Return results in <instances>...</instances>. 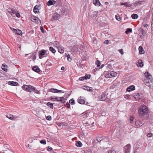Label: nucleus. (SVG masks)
Here are the masks:
<instances>
[{
	"label": "nucleus",
	"mask_w": 153,
	"mask_h": 153,
	"mask_svg": "<svg viewBox=\"0 0 153 153\" xmlns=\"http://www.w3.org/2000/svg\"><path fill=\"white\" fill-rule=\"evenodd\" d=\"M12 16L13 17L16 16L17 17H20V15L19 13H17L16 11L15 13H13L12 14Z\"/></svg>",
	"instance_id": "32"
},
{
	"label": "nucleus",
	"mask_w": 153,
	"mask_h": 153,
	"mask_svg": "<svg viewBox=\"0 0 153 153\" xmlns=\"http://www.w3.org/2000/svg\"><path fill=\"white\" fill-rule=\"evenodd\" d=\"M109 138L108 137L102 136H98L97 138V140L98 142H101L106 147L110 145L109 142Z\"/></svg>",
	"instance_id": "1"
},
{
	"label": "nucleus",
	"mask_w": 153,
	"mask_h": 153,
	"mask_svg": "<svg viewBox=\"0 0 153 153\" xmlns=\"http://www.w3.org/2000/svg\"><path fill=\"white\" fill-rule=\"evenodd\" d=\"M58 51L61 53H62L64 52L63 48L62 46H59L58 47Z\"/></svg>",
	"instance_id": "21"
},
{
	"label": "nucleus",
	"mask_w": 153,
	"mask_h": 153,
	"mask_svg": "<svg viewBox=\"0 0 153 153\" xmlns=\"http://www.w3.org/2000/svg\"><path fill=\"white\" fill-rule=\"evenodd\" d=\"M104 42L105 44H108L109 43V41L108 40H106L104 41Z\"/></svg>",
	"instance_id": "61"
},
{
	"label": "nucleus",
	"mask_w": 153,
	"mask_h": 153,
	"mask_svg": "<svg viewBox=\"0 0 153 153\" xmlns=\"http://www.w3.org/2000/svg\"><path fill=\"white\" fill-rule=\"evenodd\" d=\"M40 30L42 31V32L43 33H44V30L43 29V27L42 26L40 27Z\"/></svg>",
	"instance_id": "58"
},
{
	"label": "nucleus",
	"mask_w": 153,
	"mask_h": 153,
	"mask_svg": "<svg viewBox=\"0 0 153 153\" xmlns=\"http://www.w3.org/2000/svg\"><path fill=\"white\" fill-rule=\"evenodd\" d=\"M82 145L81 142L80 141H77L76 142V145L77 147H81L82 146Z\"/></svg>",
	"instance_id": "34"
},
{
	"label": "nucleus",
	"mask_w": 153,
	"mask_h": 153,
	"mask_svg": "<svg viewBox=\"0 0 153 153\" xmlns=\"http://www.w3.org/2000/svg\"><path fill=\"white\" fill-rule=\"evenodd\" d=\"M56 3V1L54 0H50L47 3V5L50 6Z\"/></svg>",
	"instance_id": "15"
},
{
	"label": "nucleus",
	"mask_w": 153,
	"mask_h": 153,
	"mask_svg": "<svg viewBox=\"0 0 153 153\" xmlns=\"http://www.w3.org/2000/svg\"><path fill=\"white\" fill-rule=\"evenodd\" d=\"M69 102L72 105H74L75 104V101L73 99H72L69 101Z\"/></svg>",
	"instance_id": "40"
},
{
	"label": "nucleus",
	"mask_w": 153,
	"mask_h": 153,
	"mask_svg": "<svg viewBox=\"0 0 153 153\" xmlns=\"http://www.w3.org/2000/svg\"><path fill=\"white\" fill-rule=\"evenodd\" d=\"M30 20L32 22H35L37 24H40L41 23V21L40 19L36 16H32L30 18Z\"/></svg>",
	"instance_id": "5"
},
{
	"label": "nucleus",
	"mask_w": 153,
	"mask_h": 153,
	"mask_svg": "<svg viewBox=\"0 0 153 153\" xmlns=\"http://www.w3.org/2000/svg\"><path fill=\"white\" fill-rule=\"evenodd\" d=\"M49 50L53 53H55L56 52V50L52 47H50Z\"/></svg>",
	"instance_id": "38"
},
{
	"label": "nucleus",
	"mask_w": 153,
	"mask_h": 153,
	"mask_svg": "<svg viewBox=\"0 0 153 153\" xmlns=\"http://www.w3.org/2000/svg\"><path fill=\"white\" fill-rule=\"evenodd\" d=\"M108 153H116V152L114 150H111L108 151Z\"/></svg>",
	"instance_id": "55"
},
{
	"label": "nucleus",
	"mask_w": 153,
	"mask_h": 153,
	"mask_svg": "<svg viewBox=\"0 0 153 153\" xmlns=\"http://www.w3.org/2000/svg\"><path fill=\"white\" fill-rule=\"evenodd\" d=\"M134 119V118L133 117H131L129 120H128V122H130L131 123H132V122Z\"/></svg>",
	"instance_id": "44"
},
{
	"label": "nucleus",
	"mask_w": 153,
	"mask_h": 153,
	"mask_svg": "<svg viewBox=\"0 0 153 153\" xmlns=\"http://www.w3.org/2000/svg\"><path fill=\"white\" fill-rule=\"evenodd\" d=\"M120 84V82L117 81L114 83L111 86L112 88H114L118 86Z\"/></svg>",
	"instance_id": "16"
},
{
	"label": "nucleus",
	"mask_w": 153,
	"mask_h": 153,
	"mask_svg": "<svg viewBox=\"0 0 153 153\" xmlns=\"http://www.w3.org/2000/svg\"><path fill=\"white\" fill-rule=\"evenodd\" d=\"M22 88L24 90L31 92L33 91L34 93L38 94H40V91L37 89L30 85H24L22 87Z\"/></svg>",
	"instance_id": "3"
},
{
	"label": "nucleus",
	"mask_w": 153,
	"mask_h": 153,
	"mask_svg": "<svg viewBox=\"0 0 153 153\" xmlns=\"http://www.w3.org/2000/svg\"><path fill=\"white\" fill-rule=\"evenodd\" d=\"M87 152L88 153H92V151L91 149H89Z\"/></svg>",
	"instance_id": "64"
},
{
	"label": "nucleus",
	"mask_w": 153,
	"mask_h": 153,
	"mask_svg": "<svg viewBox=\"0 0 153 153\" xmlns=\"http://www.w3.org/2000/svg\"><path fill=\"white\" fill-rule=\"evenodd\" d=\"M143 2L142 1H136L134 3V4L136 5H137L138 4H140Z\"/></svg>",
	"instance_id": "49"
},
{
	"label": "nucleus",
	"mask_w": 153,
	"mask_h": 153,
	"mask_svg": "<svg viewBox=\"0 0 153 153\" xmlns=\"http://www.w3.org/2000/svg\"><path fill=\"white\" fill-rule=\"evenodd\" d=\"M46 63L47 65H48L49 66H50L51 65V63L50 62H49L48 61H47L46 62Z\"/></svg>",
	"instance_id": "62"
},
{
	"label": "nucleus",
	"mask_w": 153,
	"mask_h": 153,
	"mask_svg": "<svg viewBox=\"0 0 153 153\" xmlns=\"http://www.w3.org/2000/svg\"><path fill=\"white\" fill-rule=\"evenodd\" d=\"M107 98V96L105 93H102L99 96L100 101H105Z\"/></svg>",
	"instance_id": "9"
},
{
	"label": "nucleus",
	"mask_w": 153,
	"mask_h": 153,
	"mask_svg": "<svg viewBox=\"0 0 153 153\" xmlns=\"http://www.w3.org/2000/svg\"><path fill=\"white\" fill-rule=\"evenodd\" d=\"M135 89V87L134 85H132L128 87L126 89V91L130 92L134 90Z\"/></svg>",
	"instance_id": "14"
},
{
	"label": "nucleus",
	"mask_w": 153,
	"mask_h": 153,
	"mask_svg": "<svg viewBox=\"0 0 153 153\" xmlns=\"http://www.w3.org/2000/svg\"><path fill=\"white\" fill-rule=\"evenodd\" d=\"M45 53H46V51L45 50H42L40 51L39 53V56L40 59H42L43 57V56L45 55Z\"/></svg>",
	"instance_id": "10"
},
{
	"label": "nucleus",
	"mask_w": 153,
	"mask_h": 153,
	"mask_svg": "<svg viewBox=\"0 0 153 153\" xmlns=\"http://www.w3.org/2000/svg\"><path fill=\"white\" fill-rule=\"evenodd\" d=\"M118 51L120 52L122 55H123L124 54V52L123 49H119Z\"/></svg>",
	"instance_id": "52"
},
{
	"label": "nucleus",
	"mask_w": 153,
	"mask_h": 153,
	"mask_svg": "<svg viewBox=\"0 0 153 153\" xmlns=\"http://www.w3.org/2000/svg\"><path fill=\"white\" fill-rule=\"evenodd\" d=\"M124 5L127 7H129L131 6L132 5L130 4L129 3L125 2L124 3Z\"/></svg>",
	"instance_id": "37"
},
{
	"label": "nucleus",
	"mask_w": 153,
	"mask_h": 153,
	"mask_svg": "<svg viewBox=\"0 0 153 153\" xmlns=\"http://www.w3.org/2000/svg\"><path fill=\"white\" fill-rule=\"evenodd\" d=\"M146 85L149 86V88L153 87V81H150V82L146 84Z\"/></svg>",
	"instance_id": "28"
},
{
	"label": "nucleus",
	"mask_w": 153,
	"mask_h": 153,
	"mask_svg": "<svg viewBox=\"0 0 153 153\" xmlns=\"http://www.w3.org/2000/svg\"><path fill=\"white\" fill-rule=\"evenodd\" d=\"M144 74L146 78L150 79L152 78V76L147 72H146Z\"/></svg>",
	"instance_id": "25"
},
{
	"label": "nucleus",
	"mask_w": 153,
	"mask_h": 153,
	"mask_svg": "<svg viewBox=\"0 0 153 153\" xmlns=\"http://www.w3.org/2000/svg\"><path fill=\"white\" fill-rule=\"evenodd\" d=\"M46 119L48 120H51L52 118L51 116L49 115L46 117Z\"/></svg>",
	"instance_id": "46"
},
{
	"label": "nucleus",
	"mask_w": 153,
	"mask_h": 153,
	"mask_svg": "<svg viewBox=\"0 0 153 153\" xmlns=\"http://www.w3.org/2000/svg\"><path fill=\"white\" fill-rule=\"evenodd\" d=\"M33 70L37 73H39L40 72V69L37 67H34L33 68Z\"/></svg>",
	"instance_id": "26"
},
{
	"label": "nucleus",
	"mask_w": 153,
	"mask_h": 153,
	"mask_svg": "<svg viewBox=\"0 0 153 153\" xmlns=\"http://www.w3.org/2000/svg\"><path fill=\"white\" fill-rule=\"evenodd\" d=\"M66 56L67 57L68 61H71V59L70 58V56L69 54H66Z\"/></svg>",
	"instance_id": "41"
},
{
	"label": "nucleus",
	"mask_w": 153,
	"mask_h": 153,
	"mask_svg": "<svg viewBox=\"0 0 153 153\" xmlns=\"http://www.w3.org/2000/svg\"><path fill=\"white\" fill-rule=\"evenodd\" d=\"M117 75V73L113 71H110L108 72V74L107 73L105 75L106 77H114L116 76Z\"/></svg>",
	"instance_id": "7"
},
{
	"label": "nucleus",
	"mask_w": 153,
	"mask_h": 153,
	"mask_svg": "<svg viewBox=\"0 0 153 153\" xmlns=\"http://www.w3.org/2000/svg\"><path fill=\"white\" fill-rule=\"evenodd\" d=\"M84 77L85 79H89L91 77V76L89 74H86L85 75V76Z\"/></svg>",
	"instance_id": "43"
},
{
	"label": "nucleus",
	"mask_w": 153,
	"mask_h": 153,
	"mask_svg": "<svg viewBox=\"0 0 153 153\" xmlns=\"http://www.w3.org/2000/svg\"><path fill=\"white\" fill-rule=\"evenodd\" d=\"M6 117L9 119L13 120H15L17 118V117H14L13 115L10 114H8Z\"/></svg>",
	"instance_id": "17"
},
{
	"label": "nucleus",
	"mask_w": 153,
	"mask_h": 153,
	"mask_svg": "<svg viewBox=\"0 0 153 153\" xmlns=\"http://www.w3.org/2000/svg\"><path fill=\"white\" fill-rule=\"evenodd\" d=\"M134 97L135 98L136 100H139V99L141 98L142 97V95L141 94H140L139 93H137L134 96Z\"/></svg>",
	"instance_id": "18"
},
{
	"label": "nucleus",
	"mask_w": 153,
	"mask_h": 153,
	"mask_svg": "<svg viewBox=\"0 0 153 153\" xmlns=\"http://www.w3.org/2000/svg\"><path fill=\"white\" fill-rule=\"evenodd\" d=\"M56 15H54L53 16V19L56 20L57 19V18L56 17Z\"/></svg>",
	"instance_id": "63"
},
{
	"label": "nucleus",
	"mask_w": 153,
	"mask_h": 153,
	"mask_svg": "<svg viewBox=\"0 0 153 153\" xmlns=\"http://www.w3.org/2000/svg\"><path fill=\"white\" fill-rule=\"evenodd\" d=\"M136 64L137 66L142 67L143 65V62L142 60L139 59L137 62H136Z\"/></svg>",
	"instance_id": "13"
},
{
	"label": "nucleus",
	"mask_w": 153,
	"mask_h": 153,
	"mask_svg": "<svg viewBox=\"0 0 153 153\" xmlns=\"http://www.w3.org/2000/svg\"><path fill=\"white\" fill-rule=\"evenodd\" d=\"M116 18L118 21H120L121 20V18L120 17L119 15H116Z\"/></svg>",
	"instance_id": "45"
},
{
	"label": "nucleus",
	"mask_w": 153,
	"mask_h": 153,
	"mask_svg": "<svg viewBox=\"0 0 153 153\" xmlns=\"http://www.w3.org/2000/svg\"><path fill=\"white\" fill-rule=\"evenodd\" d=\"M131 148V146L130 144H128L125 146L123 148L124 153H129Z\"/></svg>",
	"instance_id": "4"
},
{
	"label": "nucleus",
	"mask_w": 153,
	"mask_h": 153,
	"mask_svg": "<svg viewBox=\"0 0 153 153\" xmlns=\"http://www.w3.org/2000/svg\"><path fill=\"white\" fill-rule=\"evenodd\" d=\"M47 105L50 107L51 108L53 109V103L50 102H48L47 103Z\"/></svg>",
	"instance_id": "33"
},
{
	"label": "nucleus",
	"mask_w": 153,
	"mask_h": 153,
	"mask_svg": "<svg viewBox=\"0 0 153 153\" xmlns=\"http://www.w3.org/2000/svg\"><path fill=\"white\" fill-rule=\"evenodd\" d=\"M132 31V30L131 29L128 28L127 29L126 31L125 32V33L126 34H128L130 32H131Z\"/></svg>",
	"instance_id": "39"
},
{
	"label": "nucleus",
	"mask_w": 153,
	"mask_h": 153,
	"mask_svg": "<svg viewBox=\"0 0 153 153\" xmlns=\"http://www.w3.org/2000/svg\"><path fill=\"white\" fill-rule=\"evenodd\" d=\"M152 133H148L147 134V136L148 137H151L152 136Z\"/></svg>",
	"instance_id": "54"
},
{
	"label": "nucleus",
	"mask_w": 153,
	"mask_h": 153,
	"mask_svg": "<svg viewBox=\"0 0 153 153\" xmlns=\"http://www.w3.org/2000/svg\"><path fill=\"white\" fill-rule=\"evenodd\" d=\"M152 78H151L149 79V78H146V79H145L144 80V82L145 83V84H146L147 83H148L149 82H150V81H152Z\"/></svg>",
	"instance_id": "31"
},
{
	"label": "nucleus",
	"mask_w": 153,
	"mask_h": 153,
	"mask_svg": "<svg viewBox=\"0 0 153 153\" xmlns=\"http://www.w3.org/2000/svg\"><path fill=\"white\" fill-rule=\"evenodd\" d=\"M112 67L111 65L110 64H108L107 66V68L108 69H110Z\"/></svg>",
	"instance_id": "51"
},
{
	"label": "nucleus",
	"mask_w": 153,
	"mask_h": 153,
	"mask_svg": "<svg viewBox=\"0 0 153 153\" xmlns=\"http://www.w3.org/2000/svg\"><path fill=\"white\" fill-rule=\"evenodd\" d=\"M135 125L136 127H139L142 126V123L139 120H137L135 123Z\"/></svg>",
	"instance_id": "20"
},
{
	"label": "nucleus",
	"mask_w": 153,
	"mask_h": 153,
	"mask_svg": "<svg viewBox=\"0 0 153 153\" xmlns=\"http://www.w3.org/2000/svg\"><path fill=\"white\" fill-rule=\"evenodd\" d=\"M139 53L140 54H143L144 53V51L141 46H140L139 48Z\"/></svg>",
	"instance_id": "24"
},
{
	"label": "nucleus",
	"mask_w": 153,
	"mask_h": 153,
	"mask_svg": "<svg viewBox=\"0 0 153 153\" xmlns=\"http://www.w3.org/2000/svg\"><path fill=\"white\" fill-rule=\"evenodd\" d=\"M52 150V148L50 146H48V151H50Z\"/></svg>",
	"instance_id": "60"
},
{
	"label": "nucleus",
	"mask_w": 153,
	"mask_h": 153,
	"mask_svg": "<svg viewBox=\"0 0 153 153\" xmlns=\"http://www.w3.org/2000/svg\"><path fill=\"white\" fill-rule=\"evenodd\" d=\"M148 108L145 105H142L140 106L138 109L139 117H142L146 115L148 113Z\"/></svg>",
	"instance_id": "2"
},
{
	"label": "nucleus",
	"mask_w": 153,
	"mask_h": 153,
	"mask_svg": "<svg viewBox=\"0 0 153 153\" xmlns=\"http://www.w3.org/2000/svg\"><path fill=\"white\" fill-rule=\"evenodd\" d=\"M50 91L53 93H60L63 91L62 90H59L56 89L51 88L50 89Z\"/></svg>",
	"instance_id": "12"
},
{
	"label": "nucleus",
	"mask_w": 153,
	"mask_h": 153,
	"mask_svg": "<svg viewBox=\"0 0 153 153\" xmlns=\"http://www.w3.org/2000/svg\"><path fill=\"white\" fill-rule=\"evenodd\" d=\"M30 20L32 22H35L37 24H40L41 23V21L40 19L36 16H32L30 18Z\"/></svg>",
	"instance_id": "6"
},
{
	"label": "nucleus",
	"mask_w": 153,
	"mask_h": 153,
	"mask_svg": "<svg viewBox=\"0 0 153 153\" xmlns=\"http://www.w3.org/2000/svg\"><path fill=\"white\" fill-rule=\"evenodd\" d=\"M96 64L97 65V67H100L101 65L100 61L99 60H97L96 61Z\"/></svg>",
	"instance_id": "42"
},
{
	"label": "nucleus",
	"mask_w": 153,
	"mask_h": 153,
	"mask_svg": "<svg viewBox=\"0 0 153 153\" xmlns=\"http://www.w3.org/2000/svg\"><path fill=\"white\" fill-rule=\"evenodd\" d=\"M93 4L95 5H100V3L98 0H94Z\"/></svg>",
	"instance_id": "29"
},
{
	"label": "nucleus",
	"mask_w": 153,
	"mask_h": 153,
	"mask_svg": "<svg viewBox=\"0 0 153 153\" xmlns=\"http://www.w3.org/2000/svg\"><path fill=\"white\" fill-rule=\"evenodd\" d=\"M1 67L2 69L3 70L6 71H7V66L6 65H5V64H3L2 65Z\"/></svg>",
	"instance_id": "30"
},
{
	"label": "nucleus",
	"mask_w": 153,
	"mask_h": 153,
	"mask_svg": "<svg viewBox=\"0 0 153 153\" xmlns=\"http://www.w3.org/2000/svg\"><path fill=\"white\" fill-rule=\"evenodd\" d=\"M78 102L81 104H84L85 102V101L83 99H82V98L80 97L78 99Z\"/></svg>",
	"instance_id": "22"
},
{
	"label": "nucleus",
	"mask_w": 153,
	"mask_h": 153,
	"mask_svg": "<svg viewBox=\"0 0 153 153\" xmlns=\"http://www.w3.org/2000/svg\"><path fill=\"white\" fill-rule=\"evenodd\" d=\"M36 6H35L33 9V11L35 13H37V11H36V10H37V8H36Z\"/></svg>",
	"instance_id": "59"
},
{
	"label": "nucleus",
	"mask_w": 153,
	"mask_h": 153,
	"mask_svg": "<svg viewBox=\"0 0 153 153\" xmlns=\"http://www.w3.org/2000/svg\"><path fill=\"white\" fill-rule=\"evenodd\" d=\"M79 50V49L77 48L76 46H74L72 49H71V51H73L74 52H76L77 51Z\"/></svg>",
	"instance_id": "27"
},
{
	"label": "nucleus",
	"mask_w": 153,
	"mask_h": 153,
	"mask_svg": "<svg viewBox=\"0 0 153 153\" xmlns=\"http://www.w3.org/2000/svg\"><path fill=\"white\" fill-rule=\"evenodd\" d=\"M8 84L12 86H16L18 84V83L14 81H9L8 82Z\"/></svg>",
	"instance_id": "19"
},
{
	"label": "nucleus",
	"mask_w": 153,
	"mask_h": 153,
	"mask_svg": "<svg viewBox=\"0 0 153 153\" xmlns=\"http://www.w3.org/2000/svg\"><path fill=\"white\" fill-rule=\"evenodd\" d=\"M40 143L41 144H46V141L45 140H41L40 141Z\"/></svg>",
	"instance_id": "48"
},
{
	"label": "nucleus",
	"mask_w": 153,
	"mask_h": 153,
	"mask_svg": "<svg viewBox=\"0 0 153 153\" xmlns=\"http://www.w3.org/2000/svg\"><path fill=\"white\" fill-rule=\"evenodd\" d=\"M56 99L57 102H60L61 103H63L65 102V98L63 97H56Z\"/></svg>",
	"instance_id": "11"
},
{
	"label": "nucleus",
	"mask_w": 153,
	"mask_h": 153,
	"mask_svg": "<svg viewBox=\"0 0 153 153\" xmlns=\"http://www.w3.org/2000/svg\"><path fill=\"white\" fill-rule=\"evenodd\" d=\"M125 97L128 100H130L131 98L130 95L128 94L126 95Z\"/></svg>",
	"instance_id": "50"
},
{
	"label": "nucleus",
	"mask_w": 153,
	"mask_h": 153,
	"mask_svg": "<svg viewBox=\"0 0 153 153\" xmlns=\"http://www.w3.org/2000/svg\"><path fill=\"white\" fill-rule=\"evenodd\" d=\"M8 12L12 16V14L13 13H15L16 11L14 10L11 9V8H9L8 9Z\"/></svg>",
	"instance_id": "23"
},
{
	"label": "nucleus",
	"mask_w": 153,
	"mask_h": 153,
	"mask_svg": "<svg viewBox=\"0 0 153 153\" xmlns=\"http://www.w3.org/2000/svg\"><path fill=\"white\" fill-rule=\"evenodd\" d=\"M79 80L80 81H83L85 79L84 76L81 77L79 78Z\"/></svg>",
	"instance_id": "53"
},
{
	"label": "nucleus",
	"mask_w": 153,
	"mask_h": 153,
	"mask_svg": "<svg viewBox=\"0 0 153 153\" xmlns=\"http://www.w3.org/2000/svg\"><path fill=\"white\" fill-rule=\"evenodd\" d=\"M138 17V16L137 14H133L131 16V18L134 19H137Z\"/></svg>",
	"instance_id": "35"
},
{
	"label": "nucleus",
	"mask_w": 153,
	"mask_h": 153,
	"mask_svg": "<svg viewBox=\"0 0 153 153\" xmlns=\"http://www.w3.org/2000/svg\"><path fill=\"white\" fill-rule=\"evenodd\" d=\"M10 28L12 31H13V32L15 33L16 34L21 35L22 34V31L19 29H16L14 28H13L11 27H10Z\"/></svg>",
	"instance_id": "8"
},
{
	"label": "nucleus",
	"mask_w": 153,
	"mask_h": 153,
	"mask_svg": "<svg viewBox=\"0 0 153 153\" xmlns=\"http://www.w3.org/2000/svg\"><path fill=\"white\" fill-rule=\"evenodd\" d=\"M65 106L67 107L68 108H69L70 107V104L69 103H67L66 104Z\"/></svg>",
	"instance_id": "57"
},
{
	"label": "nucleus",
	"mask_w": 153,
	"mask_h": 153,
	"mask_svg": "<svg viewBox=\"0 0 153 153\" xmlns=\"http://www.w3.org/2000/svg\"><path fill=\"white\" fill-rule=\"evenodd\" d=\"M54 45H55V46L56 47H58L59 46L58 45L59 44V43H58V42L57 41H55L54 42Z\"/></svg>",
	"instance_id": "47"
},
{
	"label": "nucleus",
	"mask_w": 153,
	"mask_h": 153,
	"mask_svg": "<svg viewBox=\"0 0 153 153\" xmlns=\"http://www.w3.org/2000/svg\"><path fill=\"white\" fill-rule=\"evenodd\" d=\"M140 31L141 33L143 36H144L146 34V32L144 30L140 28Z\"/></svg>",
	"instance_id": "36"
},
{
	"label": "nucleus",
	"mask_w": 153,
	"mask_h": 153,
	"mask_svg": "<svg viewBox=\"0 0 153 153\" xmlns=\"http://www.w3.org/2000/svg\"><path fill=\"white\" fill-rule=\"evenodd\" d=\"M86 88L87 89V90L88 91H92V89H91L89 87H88V86H86Z\"/></svg>",
	"instance_id": "56"
}]
</instances>
